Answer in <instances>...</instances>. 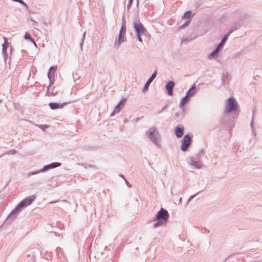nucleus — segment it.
Segmentation results:
<instances>
[{"instance_id":"nucleus-26","label":"nucleus","mask_w":262,"mask_h":262,"mask_svg":"<svg viewBox=\"0 0 262 262\" xmlns=\"http://www.w3.org/2000/svg\"><path fill=\"white\" fill-rule=\"evenodd\" d=\"M169 106V103H166L161 108V109L159 110L157 113H156V114L158 115H160L162 113H163V112L165 111L167 108L168 107V106Z\"/></svg>"},{"instance_id":"nucleus-40","label":"nucleus","mask_w":262,"mask_h":262,"mask_svg":"<svg viewBox=\"0 0 262 262\" xmlns=\"http://www.w3.org/2000/svg\"><path fill=\"white\" fill-rule=\"evenodd\" d=\"M39 128H41L42 130H44L45 128H46L48 126L46 125H40L39 126Z\"/></svg>"},{"instance_id":"nucleus-24","label":"nucleus","mask_w":262,"mask_h":262,"mask_svg":"<svg viewBox=\"0 0 262 262\" xmlns=\"http://www.w3.org/2000/svg\"><path fill=\"white\" fill-rule=\"evenodd\" d=\"M239 25L238 24H236L234 26H232L229 29L226 35L229 36L233 31L237 30L239 28Z\"/></svg>"},{"instance_id":"nucleus-38","label":"nucleus","mask_w":262,"mask_h":262,"mask_svg":"<svg viewBox=\"0 0 262 262\" xmlns=\"http://www.w3.org/2000/svg\"><path fill=\"white\" fill-rule=\"evenodd\" d=\"M133 2V0H128V4H127V8L129 9L130 6H132Z\"/></svg>"},{"instance_id":"nucleus-32","label":"nucleus","mask_w":262,"mask_h":262,"mask_svg":"<svg viewBox=\"0 0 262 262\" xmlns=\"http://www.w3.org/2000/svg\"><path fill=\"white\" fill-rule=\"evenodd\" d=\"M56 252L57 253L56 255L58 258L60 257V255L59 253H61V255H62V249L60 247H57L56 249Z\"/></svg>"},{"instance_id":"nucleus-18","label":"nucleus","mask_w":262,"mask_h":262,"mask_svg":"<svg viewBox=\"0 0 262 262\" xmlns=\"http://www.w3.org/2000/svg\"><path fill=\"white\" fill-rule=\"evenodd\" d=\"M55 69L54 67H51L50 68V70H49V72H48V77L49 79V85L48 87H51V85L53 84L54 83V79H52V78H54V74L53 73V74L51 73V70H54Z\"/></svg>"},{"instance_id":"nucleus-51","label":"nucleus","mask_w":262,"mask_h":262,"mask_svg":"<svg viewBox=\"0 0 262 262\" xmlns=\"http://www.w3.org/2000/svg\"><path fill=\"white\" fill-rule=\"evenodd\" d=\"M2 102V100L0 99V103Z\"/></svg>"},{"instance_id":"nucleus-35","label":"nucleus","mask_w":262,"mask_h":262,"mask_svg":"<svg viewBox=\"0 0 262 262\" xmlns=\"http://www.w3.org/2000/svg\"><path fill=\"white\" fill-rule=\"evenodd\" d=\"M144 35L143 34H136V37L138 41L141 42H143V40L141 36Z\"/></svg>"},{"instance_id":"nucleus-27","label":"nucleus","mask_w":262,"mask_h":262,"mask_svg":"<svg viewBox=\"0 0 262 262\" xmlns=\"http://www.w3.org/2000/svg\"><path fill=\"white\" fill-rule=\"evenodd\" d=\"M24 38L25 39H28L30 40L32 43H34V45L36 46V43L34 39L31 37L30 34H29L28 32H26L24 35Z\"/></svg>"},{"instance_id":"nucleus-46","label":"nucleus","mask_w":262,"mask_h":262,"mask_svg":"<svg viewBox=\"0 0 262 262\" xmlns=\"http://www.w3.org/2000/svg\"><path fill=\"white\" fill-rule=\"evenodd\" d=\"M189 41V40H187V39H183L182 40V43H183L184 41Z\"/></svg>"},{"instance_id":"nucleus-52","label":"nucleus","mask_w":262,"mask_h":262,"mask_svg":"<svg viewBox=\"0 0 262 262\" xmlns=\"http://www.w3.org/2000/svg\"><path fill=\"white\" fill-rule=\"evenodd\" d=\"M1 157V156H0V158Z\"/></svg>"},{"instance_id":"nucleus-9","label":"nucleus","mask_w":262,"mask_h":262,"mask_svg":"<svg viewBox=\"0 0 262 262\" xmlns=\"http://www.w3.org/2000/svg\"><path fill=\"white\" fill-rule=\"evenodd\" d=\"M187 162L190 166L195 169H201L203 167V164L201 161L195 159L193 157H189L187 159Z\"/></svg>"},{"instance_id":"nucleus-25","label":"nucleus","mask_w":262,"mask_h":262,"mask_svg":"<svg viewBox=\"0 0 262 262\" xmlns=\"http://www.w3.org/2000/svg\"><path fill=\"white\" fill-rule=\"evenodd\" d=\"M228 37L229 36H227L226 34L223 37V38H222L221 42L219 43L217 46L219 48H220L221 49H222L224 47V44L226 42V41L227 40Z\"/></svg>"},{"instance_id":"nucleus-43","label":"nucleus","mask_w":262,"mask_h":262,"mask_svg":"<svg viewBox=\"0 0 262 262\" xmlns=\"http://www.w3.org/2000/svg\"><path fill=\"white\" fill-rule=\"evenodd\" d=\"M125 183L127 185V186L129 187H130L132 186V185L129 184V183L126 179H125Z\"/></svg>"},{"instance_id":"nucleus-48","label":"nucleus","mask_w":262,"mask_h":262,"mask_svg":"<svg viewBox=\"0 0 262 262\" xmlns=\"http://www.w3.org/2000/svg\"><path fill=\"white\" fill-rule=\"evenodd\" d=\"M182 201V198H181L180 199H179V202H181Z\"/></svg>"},{"instance_id":"nucleus-8","label":"nucleus","mask_w":262,"mask_h":262,"mask_svg":"<svg viewBox=\"0 0 262 262\" xmlns=\"http://www.w3.org/2000/svg\"><path fill=\"white\" fill-rule=\"evenodd\" d=\"M169 216V215L167 210L161 208L155 215V220H161L164 222H167Z\"/></svg>"},{"instance_id":"nucleus-4","label":"nucleus","mask_w":262,"mask_h":262,"mask_svg":"<svg viewBox=\"0 0 262 262\" xmlns=\"http://www.w3.org/2000/svg\"><path fill=\"white\" fill-rule=\"evenodd\" d=\"M126 21L124 19V17L123 16L122 20V26L120 30L118 38L116 39L115 42L114 43L115 48L117 49L118 48L122 43L126 41V38L125 36V35L126 34Z\"/></svg>"},{"instance_id":"nucleus-11","label":"nucleus","mask_w":262,"mask_h":262,"mask_svg":"<svg viewBox=\"0 0 262 262\" xmlns=\"http://www.w3.org/2000/svg\"><path fill=\"white\" fill-rule=\"evenodd\" d=\"M157 75V71H155L151 75V76L149 77V78L147 80L146 83H145V85L143 87V89L142 90V92L143 93L146 92L149 88V85L152 82L154 79L156 77Z\"/></svg>"},{"instance_id":"nucleus-41","label":"nucleus","mask_w":262,"mask_h":262,"mask_svg":"<svg viewBox=\"0 0 262 262\" xmlns=\"http://www.w3.org/2000/svg\"><path fill=\"white\" fill-rule=\"evenodd\" d=\"M31 20L33 22V26H34V28H35V26H37V22H36V21H35L34 20L31 19Z\"/></svg>"},{"instance_id":"nucleus-50","label":"nucleus","mask_w":262,"mask_h":262,"mask_svg":"<svg viewBox=\"0 0 262 262\" xmlns=\"http://www.w3.org/2000/svg\"><path fill=\"white\" fill-rule=\"evenodd\" d=\"M12 154V153H10V152H9V153L8 154H9V155H10V154Z\"/></svg>"},{"instance_id":"nucleus-37","label":"nucleus","mask_w":262,"mask_h":262,"mask_svg":"<svg viewBox=\"0 0 262 262\" xmlns=\"http://www.w3.org/2000/svg\"><path fill=\"white\" fill-rule=\"evenodd\" d=\"M203 190H200V191H198L197 193H196L195 194H193V195H191V196L190 197V198H189V200H188V202L190 201L191 199H193V198H194V197H195V196H196L198 193H199L200 192H201V191H203Z\"/></svg>"},{"instance_id":"nucleus-42","label":"nucleus","mask_w":262,"mask_h":262,"mask_svg":"<svg viewBox=\"0 0 262 262\" xmlns=\"http://www.w3.org/2000/svg\"><path fill=\"white\" fill-rule=\"evenodd\" d=\"M79 78V76H77V74H76L75 75H73V78L75 80V82H76V79L78 80Z\"/></svg>"},{"instance_id":"nucleus-30","label":"nucleus","mask_w":262,"mask_h":262,"mask_svg":"<svg viewBox=\"0 0 262 262\" xmlns=\"http://www.w3.org/2000/svg\"><path fill=\"white\" fill-rule=\"evenodd\" d=\"M191 16V11H187L185 12L183 16H182V18L186 19L189 18Z\"/></svg>"},{"instance_id":"nucleus-10","label":"nucleus","mask_w":262,"mask_h":262,"mask_svg":"<svg viewBox=\"0 0 262 262\" xmlns=\"http://www.w3.org/2000/svg\"><path fill=\"white\" fill-rule=\"evenodd\" d=\"M191 141V137L189 134L185 135L182 141V144L181 146V149L185 151L188 147L189 146Z\"/></svg>"},{"instance_id":"nucleus-17","label":"nucleus","mask_w":262,"mask_h":262,"mask_svg":"<svg viewBox=\"0 0 262 262\" xmlns=\"http://www.w3.org/2000/svg\"><path fill=\"white\" fill-rule=\"evenodd\" d=\"M174 133L177 138L181 137L184 134V127L181 125H178L174 130Z\"/></svg>"},{"instance_id":"nucleus-20","label":"nucleus","mask_w":262,"mask_h":262,"mask_svg":"<svg viewBox=\"0 0 262 262\" xmlns=\"http://www.w3.org/2000/svg\"><path fill=\"white\" fill-rule=\"evenodd\" d=\"M57 91L56 90V89L53 87L50 90V87H48L47 91L46 92V95L47 96H55L57 94Z\"/></svg>"},{"instance_id":"nucleus-12","label":"nucleus","mask_w":262,"mask_h":262,"mask_svg":"<svg viewBox=\"0 0 262 262\" xmlns=\"http://www.w3.org/2000/svg\"><path fill=\"white\" fill-rule=\"evenodd\" d=\"M126 99L123 98L118 103L116 106V107L114 111L111 114V117L114 116L116 114L118 113L121 110V108L124 106Z\"/></svg>"},{"instance_id":"nucleus-34","label":"nucleus","mask_w":262,"mask_h":262,"mask_svg":"<svg viewBox=\"0 0 262 262\" xmlns=\"http://www.w3.org/2000/svg\"><path fill=\"white\" fill-rule=\"evenodd\" d=\"M52 256V253L51 252H46L45 254V258L47 259H49V258H51Z\"/></svg>"},{"instance_id":"nucleus-23","label":"nucleus","mask_w":262,"mask_h":262,"mask_svg":"<svg viewBox=\"0 0 262 262\" xmlns=\"http://www.w3.org/2000/svg\"><path fill=\"white\" fill-rule=\"evenodd\" d=\"M205 151L204 149L200 150L194 157L195 159L200 161L201 158L204 156Z\"/></svg>"},{"instance_id":"nucleus-2","label":"nucleus","mask_w":262,"mask_h":262,"mask_svg":"<svg viewBox=\"0 0 262 262\" xmlns=\"http://www.w3.org/2000/svg\"><path fill=\"white\" fill-rule=\"evenodd\" d=\"M237 116L238 113H234L232 115L230 113H226L224 111L220 121L222 125L231 128L233 127V123Z\"/></svg>"},{"instance_id":"nucleus-1","label":"nucleus","mask_w":262,"mask_h":262,"mask_svg":"<svg viewBox=\"0 0 262 262\" xmlns=\"http://www.w3.org/2000/svg\"><path fill=\"white\" fill-rule=\"evenodd\" d=\"M35 199L36 196L35 195H31L21 201L8 215V220H10L11 221L15 220L21 209L31 205Z\"/></svg>"},{"instance_id":"nucleus-33","label":"nucleus","mask_w":262,"mask_h":262,"mask_svg":"<svg viewBox=\"0 0 262 262\" xmlns=\"http://www.w3.org/2000/svg\"><path fill=\"white\" fill-rule=\"evenodd\" d=\"M191 20L190 19H188L185 23L179 27V28L182 29L184 28L185 27L188 26L190 23Z\"/></svg>"},{"instance_id":"nucleus-29","label":"nucleus","mask_w":262,"mask_h":262,"mask_svg":"<svg viewBox=\"0 0 262 262\" xmlns=\"http://www.w3.org/2000/svg\"><path fill=\"white\" fill-rule=\"evenodd\" d=\"M156 221H157V222H156L154 224V227L155 228H156L160 226H162L163 225H164L165 223H166V222H164L163 221H162L161 220H156Z\"/></svg>"},{"instance_id":"nucleus-31","label":"nucleus","mask_w":262,"mask_h":262,"mask_svg":"<svg viewBox=\"0 0 262 262\" xmlns=\"http://www.w3.org/2000/svg\"><path fill=\"white\" fill-rule=\"evenodd\" d=\"M228 73H223V76H222V84L224 85L226 82V81L228 80Z\"/></svg>"},{"instance_id":"nucleus-6","label":"nucleus","mask_w":262,"mask_h":262,"mask_svg":"<svg viewBox=\"0 0 262 262\" xmlns=\"http://www.w3.org/2000/svg\"><path fill=\"white\" fill-rule=\"evenodd\" d=\"M61 165V163L59 162H53L49 164L44 166L41 169L39 170L32 171L28 174V177H30L31 176L36 174L40 172H45L52 169L59 167Z\"/></svg>"},{"instance_id":"nucleus-15","label":"nucleus","mask_w":262,"mask_h":262,"mask_svg":"<svg viewBox=\"0 0 262 262\" xmlns=\"http://www.w3.org/2000/svg\"><path fill=\"white\" fill-rule=\"evenodd\" d=\"M67 103L64 102L62 103H57V102H50L49 103V106H50L51 110H56L58 108H62Z\"/></svg>"},{"instance_id":"nucleus-36","label":"nucleus","mask_w":262,"mask_h":262,"mask_svg":"<svg viewBox=\"0 0 262 262\" xmlns=\"http://www.w3.org/2000/svg\"><path fill=\"white\" fill-rule=\"evenodd\" d=\"M85 32H84L83 34V35H82V40L80 42V47H81V48H82V44H83V42L84 41V40L85 39Z\"/></svg>"},{"instance_id":"nucleus-19","label":"nucleus","mask_w":262,"mask_h":262,"mask_svg":"<svg viewBox=\"0 0 262 262\" xmlns=\"http://www.w3.org/2000/svg\"><path fill=\"white\" fill-rule=\"evenodd\" d=\"M221 48H219L217 46L216 48L211 53H210L208 57L209 59H212L218 56L219 52Z\"/></svg>"},{"instance_id":"nucleus-47","label":"nucleus","mask_w":262,"mask_h":262,"mask_svg":"<svg viewBox=\"0 0 262 262\" xmlns=\"http://www.w3.org/2000/svg\"><path fill=\"white\" fill-rule=\"evenodd\" d=\"M228 258H229V256L226 257V258L225 259L224 262L226 261L228 259Z\"/></svg>"},{"instance_id":"nucleus-39","label":"nucleus","mask_w":262,"mask_h":262,"mask_svg":"<svg viewBox=\"0 0 262 262\" xmlns=\"http://www.w3.org/2000/svg\"><path fill=\"white\" fill-rule=\"evenodd\" d=\"M20 4H21L26 9L28 10V6L27 5V4L24 2L23 1V3H21Z\"/></svg>"},{"instance_id":"nucleus-14","label":"nucleus","mask_w":262,"mask_h":262,"mask_svg":"<svg viewBox=\"0 0 262 262\" xmlns=\"http://www.w3.org/2000/svg\"><path fill=\"white\" fill-rule=\"evenodd\" d=\"M175 83L173 81H169L165 85V89L167 91V93L169 96H172L173 94V89Z\"/></svg>"},{"instance_id":"nucleus-49","label":"nucleus","mask_w":262,"mask_h":262,"mask_svg":"<svg viewBox=\"0 0 262 262\" xmlns=\"http://www.w3.org/2000/svg\"><path fill=\"white\" fill-rule=\"evenodd\" d=\"M139 118H137L136 121H138L139 120Z\"/></svg>"},{"instance_id":"nucleus-45","label":"nucleus","mask_w":262,"mask_h":262,"mask_svg":"<svg viewBox=\"0 0 262 262\" xmlns=\"http://www.w3.org/2000/svg\"><path fill=\"white\" fill-rule=\"evenodd\" d=\"M119 177H121L122 178H123V179H124V180L125 179L124 176V175H123V174H119Z\"/></svg>"},{"instance_id":"nucleus-44","label":"nucleus","mask_w":262,"mask_h":262,"mask_svg":"<svg viewBox=\"0 0 262 262\" xmlns=\"http://www.w3.org/2000/svg\"><path fill=\"white\" fill-rule=\"evenodd\" d=\"M201 231L204 233L206 231H207L208 232H209V230H207V229H203V230H201Z\"/></svg>"},{"instance_id":"nucleus-3","label":"nucleus","mask_w":262,"mask_h":262,"mask_svg":"<svg viewBox=\"0 0 262 262\" xmlns=\"http://www.w3.org/2000/svg\"><path fill=\"white\" fill-rule=\"evenodd\" d=\"M145 135L156 146L160 147L161 137L159 131L155 126L150 127L146 132Z\"/></svg>"},{"instance_id":"nucleus-5","label":"nucleus","mask_w":262,"mask_h":262,"mask_svg":"<svg viewBox=\"0 0 262 262\" xmlns=\"http://www.w3.org/2000/svg\"><path fill=\"white\" fill-rule=\"evenodd\" d=\"M226 113H239L238 111V104L233 97H229L226 102V108L224 111Z\"/></svg>"},{"instance_id":"nucleus-28","label":"nucleus","mask_w":262,"mask_h":262,"mask_svg":"<svg viewBox=\"0 0 262 262\" xmlns=\"http://www.w3.org/2000/svg\"><path fill=\"white\" fill-rule=\"evenodd\" d=\"M3 39L4 40V42L2 45V49H4V50H5V49H8V47L9 45H10V43L8 42V39L5 36H3Z\"/></svg>"},{"instance_id":"nucleus-22","label":"nucleus","mask_w":262,"mask_h":262,"mask_svg":"<svg viewBox=\"0 0 262 262\" xmlns=\"http://www.w3.org/2000/svg\"><path fill=\"white\" fill-rule=\"evenodd\" d=\"M255 112V109H253L252 110V114H253L252 119V121H251V122L250 123V126H251V128L252 133V134L253 135L254 138L255 137L256 135V134L255 129L254 128V122H253V116L254 115Z\"/></svg>"},{"instance_id":"nucleus-13","label":"nucleus","mask_w":262,"mask_h":262,"mask_svg":"<svg viewBox=\"0 0 262 262\" xmlns=\"http://www.w3.org/2000/svg\"><path fill=\"white\" fill-rule=\"evenodd\" d=\"M12 51V47L10 48V53L7 52V49H2V54L3 56L4 60L5 63L8 62L9 64H10V59H11V54Z\"/></svg>"},{"instance_id":"nucleus-16","label":"nucleus","mask_w":262,"mask_h":262,"mask_svg":"<svg viewBox=\"0 0 262 262\" xmlns=\"http://www.w3.org/2000/svg\"><path fill=\"white\" fill-rule=\"evenodd\" d=\"M196 93V88L195 84H193L191 87L187 91L185 96L190 98L193 96Z\"/></svg>"},{"instance_id":"nucleus-7","label":"nucleus","mask_w":262,"mask_h":262,"mask_svg":"<svg viewBox=\"0 0 262 262\" xmlns=\"http://www.w3.org/2000/svg\"><path fill=\"white\" fill-rule=\"evenodd\" d=\"M133 26L136 34H146L147 30L140 20L134 21Z\"/></svg>"},{"instance_id":"nucleus-21","label":"nucleus","mask_w":262,"mask_h":262,"mask_svg":"<svg viewBox=\"0 0 262 262\" xmlns=\"http://www.w3.org/2000/svg\"><path fill=\"white\" fill-rule=\"evenodd\" d=\"M189 98H188L187 96H185L183 97L180 101V104H179V107L181 108H183L184 106V105L186 104V103L188 101Z\"/></svg>"}]
</instances>
